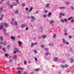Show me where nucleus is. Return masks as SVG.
<instances>
[{"instance_id": "obj_1", "label": "nucleus", "mask_w": 74, "mask_h": 74, "mask_svg": "<svg viewBox=\"0 0 74 74\" xmlns=\"http://www.w3.org/2000/svg\"><path fill=\"white\" fill-rule=\"evenodd\" d=\"M3 23H1L0 24V30H3Z\"/></svg>"}, {"instance_id": "obj_2", "label": "nucleus", "mask_w": 74, "mask_h": 74, "mask_svg": "<svg viewBox=\"0 0 74 74\" xmlns=\"http://www.w3.org/2000/svg\"><path fill=\"white\" fill-rule=\"evenodd\" d=\"M49 5H49V4L48 3L46 5L45 7H46L48 9H50V6H49Z\"/></svg>"}, {"instance_id": "obj_3", "label": "nucleus", "mask_w": 74, "mask_h": 74, "mask_svg": "<svg viewBox=\"0 0 74 74\" xmlns=\"http://www.w3.org/2000/svg\"><path fill=\"white\" fill-rule=\"evenodd\" d=\"M25 26H27V25L26 24L25 25L24 24H22L21 25V27L22 28H24V27H25Z\"/></svg>"}, {"instance_id": "obj_4", "label": "nucleus", "mask_w": 74, "mask_h": 74, "mask_svg": "<svg viewBox=\"0 0 74 74\" xmlns=\"http://www.w3.org/2000/svg\"><path fill=\"white\" fill-rule=\"evenodd\" d=\"M58 8L60 9H61V10H65V9H66V7H59Z\"/></svg>"}, {"instance_id": "obj_5", "label": "nucleus", "mask_w": 74, "mask_h": 74, "mask_svg": "<svg viewBox=\"0 0 74 74\" xmlns=\"http://www.w3.org/2000/svg\"><path fill=\"white\" fill-rule=\"evenodd\" d=\"M70 62L71 63H73L74 62V60L73 58H71L70 59Z\"/></svg>"}, {"instance_id": "obj_6", "label": "nucleus", "mask_w": 74, "mask_h": 74, "mask_svg": "<svg viewBox=\"0 0 74 74\" xmlns=\"http://www.w3.org/2000/svg\"><path fill=\"white\" fill-rule=\"evenodd\" d=\"M31 18L33 20H35L36 18H35V17L34 16H31Z\"/></svg>"}, {"instance_id": "obj_7", "label": "nucleus", "mask_w": 74, "mask_h": 74, "mask_svg": "<svg viewBox=\"0 0 74 74\" xmlns=\"http://www.w3.org/2000/svg\"><path fill=\"white\" fill-rule=\"evenodd\" d=\"M60 16H61L62 15V16H64V15H65V14H64V13H60Z\"/></svg>"}, {"instance_id": "obj_8", "label": "nucleus", "mask_w": 74, "mask_h": 74, "mask_svg": "<svg viewBox=\"0 0 74 74\" xmlns=\"http://www.w3.org/2000/svg\"><path fill=\"white\" fill-rule=\"evenodd\" d=\"M13 59H16L17 58V56L16 55H14L13 57Z\"/></svg>"}, {"instance_id": "obj_9", "label": "nucleus", "mask_w": 74, "mask_h": 74, "mask_svg": "<svg viewBox=\"0 0 74 74\" xmlns=\"http://www.w3.org/2000/svg\"><path fill=\"white\" fill-rule=\"evenodd\" d=\"M5 55L6 57V58H8V56H10V55H9V54H5Z\"/></svg>"}, {"instance_id": "obj_10", "label": "nucleus", "mask_w": 74, "mask_h": 74, "mask_svg": "<svg viewBox=\"0 0 74 74\" xmlns=\"http://www.w3.org/2000/svg\"><path fill=\"white\" fill-rule=\"evenodd\" d=\"M40 68H37L34 69L35 71H40Z\"/></svg>"}, {"instance_id": "obj_11", "label": "nucleus", "mask_w": 74, "mask_h": 74, "mask_svg": "<svg viewBox=\"0 0 74 74\" xmlns=\"http://www.w3.org/2000/svg\"><path fill=\"white\" fill-rule=\"evenodd\" d=\"M62 41L63 44H66V40L65 39H63Z\"/></svg>"}, {"instance_id": "obj_12", "label": "nucleus", "mask_w": 74, "mask_h": 74, "mask_svg": "<svg viewBox=\"0 0 74 74\" xmlns=\"http://www.w3.org/2000/svg\"><path fill=\"white\" fill-rule=\"evenodd\" d=\"M5 27H9V26H8V24H7V23H5Z\"/></svg>"}, {"instance_id": "obj_13", "label": "nucleus", "mask_w": 74, "mask_h": 74, "mask_svg": "<svg viewBox=\"0 0 74 74\" xmlns=\"http://www.w3.org/2000/svg\"><path fill=\"white\" fill-rule=\"evenodd\" d=\"M51 15H52V13L51 12H49L48 13V16L49 17H50Z\"/></svg>"}, {"instance_id": "obj_14", "label": "nucleus", "mask_w": 74, "mask_h": 74, "mask_svg": "<svg viewBox=\"0 0 74 74\" xmlns=\"http://www.w3.org/2000/svg\"><path fill=\"white\" fill-rule=\"evenodd\" d=\"M49 23L50 24H52L54 23V21L53 20H51L50 21Z\"/></svg>"}, {"instance_id": "obj_15", "label": "nucleus", "mask_w": 74, "mask_h": 74, "mask_svg": "<svg viewBox=\"0 0 74 74\" xmlns=\"http://www.w3.org/2000/svg\"><path fill=\"white\" fill-rule=\"evenodd\" d=\"M12 5L13 6H16L17 5V3H12Z\"/></svg>"}, {"instance_id": "obj_16", "label": "nucleus", "mask_w": 74, "mask_h": 74, "mask_svg": "<svg viewBox=\"0 0 74 74\" xmlns=\"http://www.w3.org/2000/svg\"><path fill=\"white\" fill-rule=\"evenodd\" d=\"M14 49V50H16L17 52H19V50H18L17 48H15V49Z\"/></svg>"}, {"instance_id": "obj_17", "label": "nucleus", "mask_w": 74, "mask_h": 74, "mask_svg": "<svg viewBox=\"0 0 74 74\" xmlns=\"http://www.w3.org/2000/svg\"><path fill=\"white\" fill-rule=\"evenodd\" d=\"M18 44H19V47H21V45H22V43H21V42L20 41H19L18 42Z\"/></svg>"}, {"instance_id": "obj_18", "label": "nucleus", "mask_w": 74, "mask_h": 74, "mask_svg": "<svg viewBox=\"0 0 74 74\" xmlns=\"http://www.w3.org/2000/svg\"><path fill=\"white\" fill-rule=\"evenodd\" d=\"M47 37V36L45 35H43L42 36V38H45Z\"/></svg>"}, {"instance_id": "obj_19", "label": "nucleus", "mask_w": 74, "mask_h": 74, "mask_svg": "<svg viewBox=\"0 0 74 74\" xmlns=\"http://www.w3.org/2000/svg\"><path fill=\"white\" fill-rule=\"evenodd\" d=\"M7 5H8V6H9L10 5V3L9 2V1H8L7 2Z\"/></svg>"}, {"instance_id": "obj_20", "label": "nucleus", "mask_w": 74, "mask_h": 74, "mask_svg": "<svg viewBox=\"0 0 74 74\" xmlns=\"http://www.w3.org/2000/svg\"><path fill=\"white\" fill-rule=\"evenodd\" d=\"M11 39H12L13 40H15V37H13L12 36H11Z\"/></svg>"}, {"instance_id": "obj_21", "label": "nucleus", "mask_w": 74, "mask_h": 74, "mask_svg": "<svg viewBox=\"0 0 74 74\" xmlns=\"http://www.w3.org/2000/svg\"><path fill=\"white\" fill-rule=\"evenodd\" d=\"M58 58H56L54 59V60L55 62H56L58 61Z\"/></svg>"}, {"instance_id": "obj_22", "label": "nucleus", "mask_w": 74, "mask_h": 74, "mask_svg": "<svg viewBox=\"0 0 74 74\" xmlns=\"http://www.w3.org/2000/svg\"><path fill=\"white\" fill-rule=\"evenodd\" d=\"M0 11L1 12H3V7H1L0 8Z\"/></svg>"}, {"instance_id": "obj_23", "label": "nucleus", "mask_w": 74, "mask_h": 74, "mask_svg": "<svg viewBox=\"0 0 74 74\" xmlns=\"http://www.w3.org/2000/svg\"><path fill=\"white\" fill-rule=\"evenodd\" d=\"M18 10H16L15 11V14H18Z\"/></svg>"}, {"instance_id": "obj_24", "label": "nucleus", "mask_w": 74, "mask_h": 74, "mask_svg": "<svg viewBox=\"0 0 74 74\" xmlns=\"http://www.w3.org/2000/svg\"><path fill=\"white\" fill-rule=\"evenodd\" d=\"M34 45V43L33 42L32 43L31 46V47H33Z\"/></svg>"}, {"instance_id": "obj_25", "label": "nucleus", "mask_w": 74, "mask_h": 74, "mask_svg": "<svg viewBox=\"0 0 74 74\" xmlns=\"http://www.w3.org/2000/svg\"><path fill=\"white\" fill-rule=\"evenodd\" d=\"M3 40H1L0 41V44H3Z\"/></svg>"}, {"instance_id": "obj_26", "label": "nucleus", "mask_w": 74, "mask_h": 74, "mask_svg": "<svg viewBox=\"0 0 74 74\" xmlns=\"http://www.w3.org/2000/svg\"><path fill=\"white\" fill-rule=\"evenodd\" d=\"M10 45H8V49H10Z\"/></svg>"}, {"instance_id": "obj_27", "label": "nucleus", "mask_w": 74, "mask_h": 74, "mask_svg": "<svg viewBox=\"0 0 74 74\" xmlns=\"http://www.w3.org/2000/svg\"><path fill=\"white\" fill-rule=\"evenodd\" d=\"M45 51H48V48H45Z\"/></svg>"}, {"instance_id": "obj_28", "label": "nucleus", "mask_w": 74, "mask_h": 74, "mask_svg": "<svg viewBox=\"0 0 74 74\" xmlns=\"http://www.w3.org/2000/svg\"><path fill=\"white\" fill-rule=\"evenodd\" d=\"M66 5H69V4H70V2H66Z\"/></svg>"}, {"instance_id": "obj_29", "label": "nucleus", "mask_w": 74, "mask_h": 74, "mask_svg": "<svg viewBox=\"0 0 74 74\" xmlns=\"http://www.w3.org/2000/svg\"><path fill=\"white\" fill-rule=\"evenodd\" d=\"M17 70H19H19H21V67H18L17 69Z\"/></svg>"}, {"instance_id": "obj_30", "label": "nucleus", "mask_w": 74, "mask_h": 74, "mask_svg": "<svg viewBox=\"0 0 74 74\" xmlns=\"http://www.w3.org/2000/svg\"><path fill=\"white\" fill-rule=\"evenodd\" d=\"M15 0L16 1L17 4H19V1L18 0Z\"/></svg>"}, {"instance_id": "obj_31", "label": "nucleus", "mask_w": 74, "mask_h": 74, "mask_svg": "<svg viewBox=\"0 0 74 74\" xmlns=\"http://www.w3.org/2000/svg\"><path fill=\"white\" fill-rule=\"evenodd\" d=\"M60 21L61 22H62V23H63V22H64V21L63 19H61V20H60Z\"/></svg>"}, {"instance_id": "obj_32", "label": "nucleus", "mask_w": 74, "mask_h": 74, "mask_svg": "<svg viewBox=\"0 0 74 74\" xmlns=\"http://www.w3.org/2000/svg\"><path fill=\"white\" fill-rule=\"evenodd\" d=\"M0 40H3V37H2V36H0Z\"/></svg>"}, {"instance_id": "obj_33", "label": "nucleus", "mask_w": 74, "mask_h": 74, "mask_svg": "<svg viewBox=\"0 0 74 74\" xmlns=\"http://www.w3.org/2000/svg\"><path fill=\"white\" fill-rule=\"evenodd\" d=\"M34 52L35 53H37V51L36 50H34Z\"/></svg>"}, {"instance_id": "obj_34", "label": "nucleus", "mask_w": 74, "mask_h": 74, "mask_svg": "<svg viewBox=\"0 0 74 74\" xmlns=\"http://www.w3.org/2000/svg\"><path fill=\"white\" fill-rule=\"evenodd\" d=\"M49 45L50 46H53V44L50 43L49 44Z\"/></svg>"}, {"instance_id": "obj_35", "label": "nucleus", "mask_w": 74, "mask_h": 74, "mask_svg": "<svg viewBox=\"0 0 74 74\" xmlns=\"http://www.w3.org/2000/svg\"><path fill=\"white\" fill-rule=\"evenodd\" d=\"M14 25H15V26H16V25H18V23H17V22H15V23H14Z\"/></svg>"}, {"instance_id": "obj_36", "label": "nucleus", "mask_w": 74, "mask_h": 74, "mask_svg": "<svg viewBox=\"0 0 74 74\" xmlns=\"http://www.w3.org/2000/svg\"><path fill=\"white\" fill-rule=\"evenodd\" d=\"M3 51H4V52H5V51H6V49H5V48H3Z\"/></svg>"}, {"instance_id": "obj_37", "label": "nucleus", "mask_w": 74, "mask_h": 74, "mask_svg": "<svg viewBox=\"0 0 74 74\" xmlns=\"http://www.w3.org/2000/svg\"><path fill=\"white\" fill-rule=\"evenodd\" d=\"M18 74H21L22 73L21 72V71H18Z\"/></svg>"}, {"instance_id": "obj_38", "label": "nucleus", "mask_w": 74, "mask_h": 74, "mask_svg": "<svg viewBox=\"0 0 74 74\" xmlns=\"http://www.w3.org/2000/svg\"><path fill=\"white\" fill-rule=\"evenodd\" d=\"M24 64H25V65H26L27 64V63L26 62V61H25L24 62Z\"/></svg>"}, {"instance_id": "obj_39", "label": "nucleus", "mask_w": 74, "mask_h": 74, "mask_svg": "<svg viewBox=\"0 0 74 74\" xmlns=\"http://www.w3.org/2000/svg\"><path fill=\"white\" fill-rule=\"evenodd\" d=\"M64 22H67V20L66 18H65V19H64Z\"/></svg>"}, {"instance_id": "obj_40", "label": "nucleus", "mask_w": 74, "mask_h": 74, "mask_svg": "<svg viewBox=\"0 0 74 74\" xmlns=\"http://www.w3.org/2000/svg\"><path fill=\"white\" fill-rule=\"evenodd\" d=\"M35 60L36 62H37L38 60H37V58H35Z\"/></svg>"}, {"instance_id": "obj_41", "label": "nucleus", "mask_w": 74, "mask_h": 74, "mask_svg": "<svg viewBox=\"0 0 74 74\" xmlns=\"http://www.w3.org/2000/svg\"><path fill=\"white\" fill-rule=\"evenodd\" d=\"M41 48H44V47H45L44 45H42L41 46Z\"/></svg>"}, {"instance_id": "obj_42", "label": "nucleus", "mask_w": 74, "mask_h": 74, "mask_svg": "<svg viewBox=\"0 0 74 74\" xmlns=\"http://www.w3.org/2000/svg\"><path fill=\"white\" fill-rule=\"evenodd\" d=\"M64 67H66V68H67L69 66L67 65H65L64 66Z\"/></svg>"}, {"instance_id": "obj_43", "label": "nucleus", "mask_w": 74, "mask_h": 74, "mask_svg": "<svg viewBox=\"0 0 74 74\" xmlns=\"http://www.w3.org/2000/svg\"><path fill=\"white\" fill-rule=\"evenodd\" d=\"M22 5L23 7H25V4L24 3H23L22 4Z\"/></svg>"}, {"instance_id": "obj_44", "label": "nucleus", "mask_w": 74, "mask_h": 74, "mask_svg": "<svg viewBox=\"0 0 74 74\" xmlns=\"http://www.w3.org/2000/svg\"><path fill=\"white\" fill-rule=\"evenodd\" d=\"M16 52H17L16 51H13V53L14 54L16 53Z\"/></svg>"}, {"instance_id": "obj_45", "label": "nucleus", "mask_w": 74, "mask_h": 74, "mask_svg": "<svg viewBox=\"0 0 74 74\" xmlns=\"http://www.w3.org/2000/svg\"><path fill=\"white\" fill-rule=\"evenodd\" d=\"M49 55V53L47 52L45 54V55Z\"/></svg>"}, {"instance_id": "obj_46", "label": "nucleus", "mask_w": 74, "mask_h": 74, "mask_svg": "<svg viewBox=\"0 0 74 74\" xmlns=\"http://www.w3.org/2000/svg\"><path fill=\"white\" fill-rule=\"evenodd\" d=\"M43 17H44V18H46V17H47V15L44 14L43 15Z\"/></svg>"}, {"instance_id": "obj_47", "label": "nucleus", "mask_w": 74, "mask_h": 74, "mask_svg": "<svg viewBox=\"0 0 74 74\" xmlns=\"http://www.w3.org/2000/svg\"><path fill=\"white\" fill-rule=\"evenodd\" d=\"M26 30H29V28L28 27H26L25 28Z\"/></svg>"}, {"instance_id": "obj_48", "label": "nucleus", "mask_w": 74, "mask_h": 74, "mask_svg": "<svg viewBox=\"0 0 74 74\" xmlns=\"http://www.w3.org/2000/svg\"><path fill=\"white\" fill-rule=\"evenodd\" d=\"M55 37H56V34H54V36H53V38H55Z\"/></svg>"}, {"instance_id": "obj_49", "label": "nucleus", "mask_w": 74, "mask_h": 74, "mask_svg": "<svg viewBox=\"0 0 74 74\" xmlns=\"http://www.w3.org/2000/svg\"><path fill=\"white\" fill-rule=\"evenodd\" d=\"M71 8L72 10H74V7H73V6H71Z\"/></svg>"}, {"instance_id": "obj_50", "label": "nucleus", "mask_w": 74, "mask_h": 74, "mask_svg": "<svg viewBox=\"0 0 74 74\" xmlns=\"http://www.w3.org/2000/svg\"><path fill=\"white\" fill-rule=\"evenodd\" d=\"M71 22H72V23L74 22V19H73L72 20H71Z\"/></svg>"}, {"instance_id": "obj_51", "label": "nucleus", "mask_w": 74, "mask_h": 74, "mask_svg": "<svg viewBox=\"0 0 74 74\" xmlns=\"http://www.w3.org/2000/svg\"><path fill=\"white\" fill-rule=\"evenodd\" d=\"M3 31H4V32H6V29H5V28H4L3 29Z\"/></svg>"}, {"instance_id": "obj_52", "label": "nucleus", "mask_w": 74, "mask_h": 74, "mask_svg": "<svg viewBox=\"0 0 74 74\" xmlns=\"http://www.w3.org/2000/svg\"><path fill=\"white\" fill-rule=\"evenodd\" d=\"M3 45H6V42H4L3 43Z\"/></svg>"}, {"instance_id": "obj_53", "label": "nucleus", "mask_w": 74, "mask_h": 74, "mask_svg": "<svg viewBox=\"0 0 74 74\" xmlns=\"http://www.w3.org/2000/svg\"><path fill=\"white\" fill-rule=\"evenodd\" d=\"M25 10H26V11H28V10H29V9L27 8H25Z\"/></svg>"}, {"instance_id": "obj_54", "label": "nucleus", "mask_w": 74, "mask_h": 74, "mask_svg": "<svg viewBox=\"0 0 74 74\" xmlns=\"http://www.w3.org/2000/svg\"><path fill=\"white\" fill-rule=\"evenodd\" d=\"M12 60H10L9 61V63H12Z\"/></svg>"}, {"instance_id": "obj_55", "label": "nucleus", "mask_w": 74, "mask_h": 74, "mask_svg": "<svg viewBox=\"0 0 74 74\" xmlns=\"http://www.w3.org/2000/svg\"><path fill=\"white\" fill-rule=\"evenodd\" d=\"M73 18V17H71L69 18V20H70L71 19Z\"/></svg>"}, {"instance_id": "obj_56", "label": "nucleus", "mask_w": 74, "mask_h": 74, "mask_svg": "<svg viewBox=\"0 0 74 74\" xmlns=\"http://www.w3.org/2000/svg\"><path fill=\"white\" fill-rule=\"evenodd\" d=\"M23 69H24L23 68H21L20 70H23Z\"/></svg>"}, {"instance_id": "obj_57", "label": "nucleus", "mask_w": 74, "mask_h": 74, "mask_svg": "<svg viewBox=\"0 0 74 74\" xmlns=\"http://www.w3.org/2000/svg\"><path fill=\"white\" fill-rule=\"evenodd\" d=\"M23 74H27V73H26V72H24L23 73Z\"/></svg>"}, {"instance_id": "obj_58", "label": "nucleus", "mask_w": 74, "mask_h": 74, "mask_svg": "<svg viewBox=\"0 0 74 74\" xmlns=\"http://www.w3.org/2000/svg\"><path fill=\"white\" fill-rule=\"evenodd\" d=\"M69 38H71V36H69Z\"/></svg>"}, {"instance_id": "obj_59", "label": "nucleus", "mask_w": 74, "mask_h": 74, "mask_svg": "<svg viewBox=\"0 0 74 74\" xmlns=\"http://www.w3.org/2000/svg\"><path fill=\"white\" fill-rule=\"evenodd\" d=\"M64 65H62V68H64Z\"/></svg>"}, {"instance_id": "obj_60", "label": "nucleus", "mask_w": 74, "mask_h": 74, "mask_svg": "<svg viewBox=\"0 0 74 74\" xmlns=\"http://www.w3.org/2000/svg\"><path fill=\"white\" fill-rule=\"evenodd\" d=\"M64 34L65 36H67V34L66 33H65Z\"/></svg>"}, {"instance_id": "obj_61", "label": "nucleus", "mask_w": 74, "mask_h": 74, "mask_svg": "<svg viewBox=\"0 0 74 74\" xmlns=\"http://www.w3.org/2000/svg\"><path fill=\"white\" fill-rule=\"evenodd\" d=\"M10 7H11V8H12V7H13V5H10Z\"/></svg>"}, {"instance_id": "obj_62", "label": "nucleus", "mask_w": 74, "mask_h": 74, "mask_svg": "<svg viewBox=\"0 0 74 74\" xmlns=\"http://www.w3.org/2000/svg\"><path fill=\"white\" fill-rule=\"evenodd\" d=\"M3 16H1V18H0V20H1V19H3Z\"/></svg>"}, {"instance_id": "obj_63", "label": "nucleus", "mask_w": 74, "mask_h": 74, "mask_svg": "<svg viewBox=\"0 0 74 74\" xmlns=\"http://www.w3.org/2000/svg\"><path fill=\"white\" fill-rule=\"evenodd\" d=\"M45 13H47V12H48V11H47V10H45Z\"/></svg>"}, {"instance_id": "obj_64", "label": "nucleus", "mask_w": 74, "mask_h": 74, "mask_svg": "<svg viewBox=\"0 0 74 74\" xmlns=\"http://www.w3.org/2000/svg\"><path fill=\"white\" fill-rule=\"evenodd\" d=\"M66 44H67V45L68 44H69V42H66Z\"/></svg>"}]
</instances>
